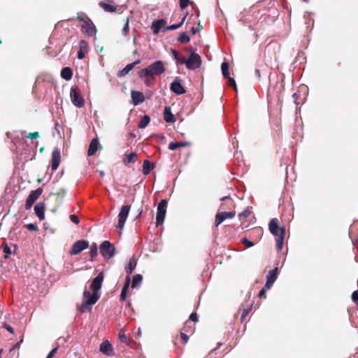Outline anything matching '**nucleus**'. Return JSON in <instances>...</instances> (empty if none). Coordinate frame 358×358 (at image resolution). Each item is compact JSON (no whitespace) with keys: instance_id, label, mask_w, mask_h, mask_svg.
I'll return each instance as SVG.
<instances>
[{"instance_id":"obj_1","label":"nucleus","mask_w":358,"mask_h":358,"mask_svg":"<svg viewBox=\"0 0 358 358\" xmlns=\"http://www.w3.org/2000/svg\"><path fill=\"white\" fill-rule=\"evenodd\" d=\"M165 71L164 62L158 60L150 64L147 68L140 70L138 74L146 86L151 87L155 85V77L163 74Z\"/></svg>"},{"instance_id":"obj_2","label":"nucleus","mask_w":358,"mask_h":358,"mask_svg":"<svg viewBox=\"0 0 358 358\" xmlns=\"http://www.w3.org/2000/svg\"><path fill=\"white\" fill-rule=\"evenodd\" d=\"M270 232L275 236L276 249L281 251L283 246V241L285 235V229L284 227L278 226V220L277 218H273L268 224Z\"/></svg>"},{"instance_id":"obj_3","label":"nucleus","mask_w":358,"mask_h":358,"mask_svg":"<svg viewBox=\"0 0 358 358\" xmlns=\"http://www.w3.org/2000/svg\"><path fill=\"white\" fill-rule=\"evenodd\" d=\"M83 299L81 304L78 306V310L80 313H84L91 312L92 306L94 305L101 296L100 293L93 292L91 293L89 290H84Z\"/></svg>"},{"instance_id":"obj_4","label":"nucleus","mask_w":358,"mask_h":358,"mask_svg":"<svg viewBox=\"0 0 358 358\" xmlns=\"http://www.w3.org/2000/svg\"><path fill=\"white\" fill-rule=\"evenodd\" d=\"M77 15L76 20L83 22V24L80 27L81 32L87 37L94 36V39H96V34L97 33V29L91 19L88 17H86V18L83 17L79 15V13H78Z\"/></svg>"},{"instance_id":"obj_5","label":"nucleus","mask_w":358,"mask_h":358,"mask_svg":"<svg viewBox=\"0 0 358 358\" xmlns=\"http://www.w3.org/2000/svg\"><path fill=\"white\" fill-rule=\"evenodd\" d=\"M70 97L73 104L78 107L82 108L85 105V99L80 94L79 88L76 85H73L71 88Z\"/></svg>"},{"instance_id":"obj_6","label":"nucleus","mask_w":358,"mask_h":358,"mask_svg":"<svg viewBox=\"0 0 358 358\" xmlns=\"http://www.w3.org/2000/svg\"><path fill=\"white\" fill-rule=\"evenodd\" d=\"M100 253L107 259L112 258L115 254V248L108 241H104L100 245Z\"/></svg>"},{"instance_id":"obj_7","label":"nucleus","mask_w":358,"mask_h":358,"mask_svg":"<svg viewBox=\"0 0 358 358\" xmlns=\"http://www.w3.org/2000/svg\"><path fill=\"white\" fill-rule=\"evenodd\" d=\"M168 201L166 199H162L158 204L157 216H156V226L159 227L162 224L166 213Z\"/></svg>"},{"instance_id":"obj_8","label":"nucleus","mask_w":358,"mask_h":358,"mask_svg":"<svg viewBox=\"0 0 358 358\" xmlns=\"http://www.w3.org/2000/svg\"><path fill=\"white\" fill-rule=\"evenodd\" d=\"M186 68L189 70H195L201 65V58L200 55L195 52H192L189 57L185 60Z\"/></svg>"},{"instance_id":"obj_9","label":"nucleus","mask_w":358,"mask_h":358,"mask_svg":"<svg viewBox=\"0 0 358 358\" xmlns=\"http://www.w3.org/2000/svg\"><path fill=\"white\" fill-rule=\"evenodd\" d=\"M130 209L131 205L123 206L120 209V211L118 214V222L116 226V227L120 231H122L124 228V223L127 220Z\"/></svg>"},{"instance_id":"obj_10","label":"nucleus","mask_w":358,"mask_h":358,"mask_svg":"<svg viewBox=\"0 0 358 358\" xmlns=\"http://www.w3.org/2000/svg\"><path fill=\"white\" fill-rule=\"evenodd\" d=\"M43 189L39 187L30 192L25 202V208L29 210L31 208L33 204L36 201L38 197L41 195Z\"/></svg>"},{"instance_id":"obj_11","label":"nucleus","mask_w":358,"mask_h":358,"mask_svg":"<svg viewBox=\"0 0 358 358\" xmlns=\"http://www.w3.org/2000/svg\"><path fill=\"white\" fill-rule=\"evenodd\" d=\"M89 247V242L85 240H79L73 243L70 254L76 255Z\"/></svg>"},{"instance_id":"obj_12","label":"nucleus","mask_w":358,"mask_h":358,"mask_svg":"<svg viewBox=\"0 0 358 358\" xmlns=\"http://www.w3.org/2000/svg\"><path fill=\"white\" fill-rule=\"evenodd\" d=\"M235 215H236L235 211H229V212L222 211V212L217 213L215 215V227H217L226 219L234 218L235 217Z\"/></svg>"},{"instance_id":"obj_13","label":"nucleus","mask_w":358,"mask_h":358,"mask_svg":"<svg viewBox=\"0 0 358 358\" xmlns=\"http://www.w3.org/2000/svg\"><path fill=\"white\" fill-rule=\"evenodd\" d=\"M104 275L103 272H100L96 277H95L90 285V289L93 292L99 293V290L101 288L102 282L103 281Z\"/></svg>"},{"instance_id":"obj_14","label":"nucleus","mask_w":358,"mask_h":358,"mask_svg":"<svg viewBox=\"0 0 358 358\" xmlns=\"http://www.w3.org/2000/svg\"><path fill=\"white\" fill-rule=\"evenodd\" d=\"M170 90L176 94H183L186 92L185 87L181 84V80L176 77L171 84Z\"/></svg>"},{"instance_id":"obj_15","label":"nucleus","mask_w":358,"mask_h":358,"mask_svg":"<svg viewBox=\"0 0 358 358\" xmlns=\"http://www.w3.org/2000/svg\"><path fill=\"white\" fill-rule=\"evenodd\" d=\"M61 161L60 150L58 148H55L52 153L51 169L56 171Z\"/></svg>"},{"instance_id":"obj_16","label":"nucleus","mask_w":358,"mask_h":358,"mask_svg":"<svg viewBox=\"0 0 358 358\" xmlns=\"http://www.w3.org/2000/svg\"><path fill=\"white\" fill-rule=\"evenodd\" d=\"M278 274V268L275 267L274 269L268 271L266 275V282L265 284V288L270 289L273 285V282L276 280Z\"/></svg>"},{"instance_id":"obj_17","label":"nucleus","mask_w":358,"mask_h":358,"mask_svg":"<svg viewBox=\"0 0 358 358\" xmlns=\"http://www.w3.org/2000/svg\"><path fill=\"white\" fill-rule=\"evenodd\" d=\"M222 203L220 209L222 210H231L235 208L234 201L229 196H223L220 199Z\"/></svg>"},{"instance_id":"obj_18","label":"nucleus","mask_w":358,"mask_h":358,"mask_svg":"<svg viewBox=\"0 0 358 358\" xmlns=\"http://www.w3.org/2000/svg\"><path fill=\"white\" fill-rule=\"evenodd\" d=\"M89 43L85 40H81L79 43V50L78 52V58L83 59L85 57V54L89 52Z\"/></svg>"},{"instance_id":"obj_19","label":"nucleus","mask_w":358,"mask_h":358,"mask_svg":"<svg viewBox=\"0 0 358 358\" xmlns=\"http://www.w3.org/2000/svg\"><path fill=\"white\" fill-rule=\"evenodd\" d=\"M131 96L134 106H138L145 101V96L141 92L133 90L131 91Z\"/></svg>"},{"instance_id":"obj_20","label":"nucleus","mask_w":358,"mask_h":358,"mask_svg":"<svg viewBox=\"0 0 358 358\" xmlns=\"http://www.w3.org/2000/svg\"><path fill=\"white\" fill-rule=\"evenodd\" d=\"M100 351L108 356H112L113 355V348L109 341H103L100 345Z\"/></svg>"},{"instance_id":"obj_21","label":"nucleus","mask_w":358,"mask_h":358,"mask_svg":"<svg viewBox=\"0 0 358 358\" xmlns=\"http://www.w3.org/2000/svg\"><path fill=\"white\" fill-rule=\"evenodd\" d=\"M166 24V22L163 19L154 21L151 26V29L152 30L153 34H157Z\"/></svg>"},{"instance_id":"obj_22","label":"nucleus","mask_w":358,"mask_h":358,"mask_svg":"<svg viewBox=\"0 0 358 358\" xmlns=\"http://www.w3.org/2000/svg\"><path fill=\"white\" fill-rule=\"evenodd\" d=\"M141 60L138 59L131 64H127L123 69H122L118 73L117 76L119 78L124 77L126 75L129 73L130 71H131L136 65L140 64Z\"/></svg>"},{"instance_id":"obj_23","label":"nucleus","mask_w":358,"mask_h":358,"mask_svg":"<svg viewBox=\"0 0 358 358\" xmlns=\"http://www.w3.org/2000/svg\"><path fill=\"white\" fill-rule=\"evenodd\" d=\"M34 211L37 217L40 220H43L45 219V204L44 203L40 202L38 203L34 206Z\"/></svg>"},{"instance_id":"obj_24","label":"nucleus","mask_w":358,"mask_h":358,"mask_svg":"<svg viewBox=\"0 0 358 358\" xmlns=\"http://www.w3.org/2000/svg\"><path fill=\"white\" fill-rule=\"evenodd\" d=\"M137 265V260L132 257L129 259L128 265L125 267V271L127 273V277H130V275L134 271Z\"/></svg>"},{"instance_id":"obj_25","label":"nucleus","mask_w":358,"mask_h":358,"mask_svg":"<svg viewBox=\"0 0 358 358\" xmlns=\"http://www.w3.org/2000/svg\"><path fill=\"white\" fill-rule=\"evenodd\" d=\"M99 143L97 138H93L91 141L87 150L88 156H92L96 153L98 150Z\"/></svg>"},{"instance_id":"obj_26","label":"nucleus","mask_w":358,"mask_h":358,"mask_svg":"<svg viewBox=\"0 0 358 358\" xmlns=\"http://www.w3.org/2000/svg\"><path fill=\"white\" fill-rule=\"evenodd\" d=\"M155 168V164L150 162L148 159L143 162L142 172L144 175H148Z\"/></svg>"},{"instance_id":"obj_27","label":"nucleus","mask_w":358,"mask_h":358,"mask_svg":"<svg viewBox=\"0 0 358 358\" xmlns=\"http://www.w3.org/2000/svg\"><path fill=\"white\" fill-rule=\"evenodd\" d=\"M131 280L130 277H126L125 283L122 289V292L120 296V301H124L127 298L129 287L130 286Z\"/></svg>"},{"instance_id":"obj_28","label":"nucleus","mask_w":358,"mask_h":358,"mask_svg":"<svg viewBox=\"0 0 358 358\" xmlns=\"http://www.w3.org/2000/svg\"><path fill=\"white\" fill-rule=\"evenodd\" d=\"M171 53L173 55V58L176 61L177 66L185 64V63L186 62V58L185 57L180 55V53L174 49H171Z\"/></svg>"},{"instance_id":"obj_29","label":"nucleus","mask_w":358,"mask_h":358,"mask_svg":"<svg viewBox=\"0 0 358 358\" xmlns=\"http://www.w3.org/2000/svg\"><path fill=\"white\" fill-rule=\"evenodd\" d=\"M171 53L173 55V58L176 61L177 66L185 64V63L186 62V58L185 57L180 55V53L174 49H171Z\"/></svg>"},{"instance_id":"obj_30","label":"nucleus","mask_w":358,"mask_h":358,"mask_svg":"<svg viewBox=\"0 0 358 358\" xmlns=\"http://www.w3.org/2000/svg\"><path fill=\"white\" fill-rule=\"evenodd\" d=\"M164 119L166 122H174L176 121L175 117L172 114L170 107H165L164 111Z\"/></svg>"},{"instance_id":"obj_31","label":"nucleus","mask_w":358,"mask_h":358,"mask_svg":"<svg viewBox=\"0 0 358 358\" xmlns=\"http://www.w3.org/2000/svg\"><path fill=\"white\" fill-rule=\"evenodd\" d=\"M138 159V155L136 152H131L129 155H125L123 158V162L124 164L135 163Z\"/></svg>"},{"instance_id":"obj_32","label":"nucleus","mask_w":358,"mask_h":358,"mask_svg":"<svg viewBox=\"0 0 358 358\" xmlns=\"http://www.w3.org/2000/svg\"><path fill=\"white\" fill-rule=\"evenodd\" d=\"M189 145H190V143L187 142V141L180 142V143L172 141L169 144V148L171 150H176V149H178L179 148L187 147V146H189Z\"/></svg>"},{"instance_id":"obj_33","label":"nucleus","mask_w":358,"mask_h":358,"mask_svg":"<svg viewBox=\"0 0 358 358\" xmlns=\"http://www.w3.org/2000/svg\"><path fill=\"white\" fill-rule=\"evenodd\" d=\"M61 76L66 80H69L72 78L73 72L70 67H64L61 71Z\"/></svg>"},{"instance_id":"obj_34","label":"nucleus","mask_w":358,"mask_h":358,"mask_svg":"<svg viewBox=\"0 0 358 358\" xmlns=\"http://www.w3.org/2000/svg\"><path fill=\"white\" fill-rule=\"evenodd\" d=\"M99 6L101 8H102L106 12L108 13H115L117 11L116 6L107 3L103 1L99 2Z\"/></svg>"},{"instance_id":"obj_35","label":"nucleus","mask_w":358,"mask_h":358,"mask_svg":"<svg viewBox=\"0 0 358 358\" xmlns=\"http://www.w3.org/2000/svg\"><path fill=\"white\" fill-rule=\"evenodd\" d=\"M143 280V277L141 274H136L133 277L131 287H138L140 286Z\"/></svg>"},{"instance_id":"obj_36","label":"nucleus","mask_w":358,"mask_h":358,"mask_svg":"<svg viewBox=\"0 0 358 358\" xmlns=\"http://www.w3.org/2000/svg\"><path fill=\"white\" fill-rule=\"evenodd\" d=\"M150 121V116H149V115H145L141 118V121L139 122V123H138V127H139L140 129H144V128H145V127L148 125V124H149Z\"/></svg>"},{"instance_id":"obj_37","label":"nucleus","mask_w":358,"mask_h":358,"mask_svg":"<svg viewBox=\"0 0 358 358\" xmlns=\"http://www.w3.org/2000/svg\"><path fill=\"white\" fill-rule=\"evenodd\" d=\"M229 65L227 62H222L221 65V70L224 78H227L229 77Z\"/></svg>"},{"instance_id":"obj_38","label":"nucleus","mask_w":358,"mask_h":358,"mask_svg":"<svg viewBox=\"0 0 358 358\" xmlns=\"http://www.w3.org/2000/svg\"><path fill=\"white\" fill-rule=\"evenodd\" d=\"M178 41L181 44H186L190 41V38L186 34L185 32H182L180 34L178 38Z\"/></svg>"},{"instance_id":"obj_39","label":"nucleus","mask_w":358,"mask_h":358,"mask_svg":"<svg viewBox=\"0 0 358 358\" xmlns=\"http://www.w3.org/2000/svg\"><path fill=\"white\" fill-rule=\"evenodd\" d=\"M187 15L186 14L183 17L182 19L181 20L180 22L178 23V24H172V25H170V26H168L165 29L166 30H176L177 29H178L179 27H180L182 26V24L184 23L185 19H186V17H187Z\"/></svg>"},{"instance_id":"obj_40","label":"nucleus","mask_w":358,"mask_h":358,"mask_svg":"<svg viewBox=\"0 0 358 358\" xmlns=\"http://www.w3.org/2000/svg\"><path fill=\"white\" fill-rule=\"evenodd\" d=\"M118 336H119V339L124 343H126V344H129V338L127 336L126 334H125V331L122 329L119 332V334H118Z\"/></svg>"},{"instance_id":"obj_41","label":"nucleus","mask_w":358,"mask_h":358,"mask_svg":"<svg viewBox=\"0 0 358 358\" xmlns=\"http://www.w3.org/2000/svg\"><path fill=\"white\" fill-rule=\"evenodd\" d=\"M251 214V210L248 208L244 210L241 213L238 215L239 220L241 221H245L247 217H248Z\"/></svg>"},{"instance_id":"obj_42","label":"nucleus","mask_w":358,"mask_h":358,"mask_svg":"<svg viewBox=\"0 0 358 358\" xmlns=\"http://www.w3.org/2000/svg\"><path fill=\"white\" fill-rule=\"evenodd\" d=\"M189 4L193 6L194 3L193 1H190V0H179L180 8L182 10L185 9Z\"/></svg>"},{"instance_id":"obj_43","label":"nucleus","mask_w":358,"mask_h":358,"mask_svg":"<svg viewBox=\"0 0 358 358\" xmlns=\"http://www.w3.org/2000/svg\"><path fill=\"white\" fill-rule=\"evenodd\" d=\"M123 21L125 22V24L122 30V34L123 36H125L129 32V18H127V19L124 20Z\"/></svg>"},{"instance_id":"obj_44","label":"nucleus","mask_w":358,"mask_h":358,"mask_svg":"<svg viewBox=\"0 0 358 358\" xmlns=\"http://www.w3.org/2000/svg\"><path fill=\"white\" fill-rule=\"evenodd\" d=\"M90 255L92 259L94 258L97 255V245L96 243L92 244L90 247Z\"/></svg>"},{"instance_id":"obj_45","label":"nucleus","mask_w":358,"mask_h":358,"mask_svg":"<svg viewBox=\"0 0 358 358\" xmlns=\"http://www.w3.org/2000/svg\"><path fill=\"white\" fill-rule=\"evenodd\" d=\"M241 243H243L247 248L252 247L255 245L253 242L249 241L247 238H243Z\"/></svg>"},{"instance_id":"obj_46","label":"nucleus","mask_w":358,"mask_h":358,"mask_svg":"<svg viewBox=\"0 0 358 358\" xmlns=\"http://www.w3.org/2000/svg\"><path fill=\"white\" fill-rule=\"evenodd\" d=\"M250 309L251 308L249 306L247 308H243L241 317V322H243L245 320V317L248 315L249 312L250 311Z\"/></svg>"},{"instance_id":"obj_47","label":"nucleus","mask_w":358,"mask_h":358,"mask_svg":"<svg viewBox=\"0 0 358 358\" xmlns=\"http://www.w3.org/2000/svg\"><path fill=\"white\" fill-rule=\"evenodd\" d=\"M3 252H4V258L8 259L9 258L10 255L11 254L10 248L6 245L5 247L3 249Z\"/></svg>"},{"instance_id":"obj_48","label":"nucleus","mask_w":358,"mask_h":358,"mask_svg":"<svg viewBox=\"0 0 358 358\" xmlns=\"http://www.w3.org/2000/svg\"><path fill=\"white\" fill-rule=\"evenodd\" d=\"M2 327L5 329H6L8 331H9L10 334H14V330L12 328V327L8 324L7 322H3L2 324Z\"/></svg>"},{"instance_id":"obj_49","label":"nucleus","mask_w":358,"mask_h":358,"mask_svg":"<svg viewBox=\"0 0 358 358\" xmlns=\"http://www.w3.org/2000/svg\"><path fill=\"white\" fill-rule=\"evenodd\" d=\"M228 80L229 85H231L235 91H237V86L234 78L230 76L227 78Z\"/></svg>"},{"instance_id":"obj_50","label":"nucleus","mask_w":358,"mask_h":358,"mask_svg":"<svg viewBox=\"0 0 358 358\" xmlns=\"http://www.w3.org/2000/svg\"><path fill=\"white\" fill-rule=\"evenodd\" d=\"M39 137V133L38 131L31 132L28 134L27 138L29 139H36Z\"/></svg>"},{"instance_id":"obj_51","label":"nucleus","mask_w":358,"mask_h":358,"mask_svg":"<svg viewBox=\"0 0 358 358\" xmlns=\"http://www.w3.org/2000/svg\"><path fill=\"white\" fill-rule=\"evenodd\" d=\"M251 233L252 234H257L259 236H262L263 234V230L261 227H257V228H254L252 231H251Z\"/></svg>"},{"instance_id":"obj_52","label":"nucleus","mask_w":358,"mask_h":358,"mask_svg":"<svg viewBox=\"0 0 358 358\" xmlns=\"http://www.w3.org/2000/svg\"><path fill=\"white\" fill-rule=\"evenodd\" d=\"M25 227L29 229V231H37L38 227L36 224L30 223L25 226Z\"/></svg>"},{"instance_id":"obj_53","label":"nucleus","mask_w":358,"mask_h":358,"mask_svg":"<svg viewBox=\"0 0 358 358\" xmlns=\"http://www.w3.org/2000/svg\"><path fill=\"white\" fill-rule=\"evenodd\" d=\"M189 321H192V322H198V316H197V314L196 313H192L190 315H189Z\"/></svg>"},{"instance_id":"obj_54","label":"nucleus","mask_w":358,"mask_h":358,"mask_svg":"<svg viewBox=\"0 0 358 358\" xmlns=\"http://www.w3.org/2000/svg\"><path fill=\"white\" fill-rule=\"evenodd\" d=\"M69 217L72 222L75 223L76 224H79V218L76 215H71Z\"/></svg>"},{"instance_id":"obj_55","label":"nucleus","mask_w":358,"mask_h":358,"mask_svg":"<svg viewBox=\"0 0 358 358\" xmlns=\"http://www.w3.org/2000/svg\"><path fill=\"white\" fill-rule=\"evenodd\" d=\"M180 337H181L184 344L187 343L189 336L185 332H183V331L180 332Z\"/></svg>"},{"instance_id":"obj_56","label":"nucleus","mask_w":358,"mask_h":358,"mask_svg":"<svg viewBox=\"0 0 358 358\" xmlns=\"http://www.w3.org/2000/svg\"><path fill=\"white\" fill-rule=\"evenodd\" d=\"M189 329H191L190 322L186 321L184 324L182 331L188 332Z\"/></svg>"},{"instance_id":"obj_57","label":"nucleus","mask_w":358,"mask_h":358,"mask_svg":"<svg viewBox=\"0 0 358 358\" xmlns=\"http://www.w3.org/2000/svg\"><path fill=\"white\" fill-rule=\"evenodd\" d=\"M66 194V190L63 188L59 189L57 192L55 193V195L57 196L63 197Z\"/></svg>"},{"instance_id":"obj_58","label":"nucleus","mask_w":358,"mask_h":358,"mask_svg":"<svg viewBox=\"0 0 358 358\" xmlns=\"http://www.w3.org/2000/svg\"><path fill=\"white\" fill-rule=\"evenodd\" d=\"M57 350L58 348H53L50 352V353L48 355V356L46 357V358H52L54 357V355H55V353L57 352Z\"/></svg>"},{"instance_id":"obj_59","label":"nucleus","mask_w":358,"mask_h":358,"mask_svg":"<svg viewBox=\"0 0 358 358\" xmlns=\"http://www.w3.org/2000/svg\"><path fill=\"white\" fill-rule=\"evenodd\" d=\"M352 299L355 302L358 301V291H355L352 294Z\"/></svg>"},{"instance_id":"obj_60","label":"nucleus","mask_w":358,"mask_h":358,"mask_svg":"<svg viewBox=\"0 0 358 358\" xmlns=\"http://www.w3.org/2000/svg\"><path fill=\"white\" fill-rule=\"evenodd\" d=\"M266 289H266V288H265V287H264V288H262V289L259 291V294H258V296H259V298H262V297H263V296H265V294H266Z\"/></svg>"},{"instance_id":"obj_61","label":"nucleus","mask_w":358,"mask_h":358,"mask_svg":"<svg viewBox=\"0 0 358 358\" xmlns=\"http://www.w3.org/2000/svg\"><path fill=\"white\" fill-rule=\"evenodd\" d=\"M22 342H23V340H22V339H21L19 342H17V343L13 346V348L11 349V350H13V349H15V348H17V349H19V348H20V345H21V344L22 343Z\"/></svg>"},{"instance_id":"obj_62","label":"nucleus","mask_w":358,"mask_h":358,"mask_svg":"<svg viewBox=\"0 0 358 358\" xmlns=\"http://www.w3.org/2000/svg\"><path fill=\"white\" fill-rule=\"evenodd\" d=\"M197 31H198V30H197L196 28H195L194 27L191 28V33H192V34L194 35V34H196L197 33Z\"/></svg>"},{"instance_id":"obj_63","label":"nucleus","mask_w":358,"mask_h":358,"mask_svg":"<svg viewBox=\"0 0 358 358\" xmlns=\"http://www.w3.org/2000/svg\"><path fill=\"white\" fill-rule=\"evenodd\" d=\"M255 74L257 75V76L258 78H260V71H259V69H256V70H255Z\"/></svg>"},{"instance_id":"obj_64","label":"nucleus","mask_w":358,"mask_h":358,"mask_svg":"<svg viewBox=\"0 0 358 358\" xmlns=\"http://www.w3.org/2000/svg\"><path fill=\"white\" fill-rule=\"evenodd\" d=\"M137 336H141V329H138V330Z\"/></svg>"}]
</instances>
